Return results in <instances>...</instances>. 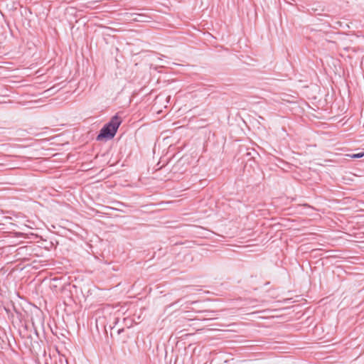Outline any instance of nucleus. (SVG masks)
Listing matches in <instances>:
<instances>
[{
	"instance_id": "nucleus-1",
	"label": "nucleus",
	"mask_w": 364,
	"mask_h": 364,
	"mask_svg": "<svg viewBox=\"0 0 364 364\" xmlns=\"http://www.w3.org/2000/svg\"><path fill=\"white\" fill-rule=\"evenodd\" d=\"M121 123L122 119L117 114L112 117L111 120L100 129V133L97 136V140L102 141L112 139L115 136Z\"/></svg>"
},
{
	"instance_id": "nucleus-2",
	"label": "nucleus",
	"mask_w": 364,
	"mask_h": 364,
	"mask_svg": "<svg viewBox=\"0 0 364 364\" xmlns=\"http://www.w3.org/2000/svg\"><path fill=\"white\" fill-rule=\"evenodd\" d=\"M132 16V20L137 22H149L151 18L150 16L143 14H133Z\"/></svg>"
},
{
	"instance_id": "nucleus-3",
	"label": "nucleus",
	"mask_w": 364,
	"mask_h": 364,
	"mask_svg": "<svg viewBox=\"0 0 364 364\" xmlns=\"http://www.w3.org/2000/svg\"><path fill=\"white\" fill-rule=\"evenodd\" d=\"M349 156L352 159H360V158H362L363 156H364V152H360L358 154H350Z\"/></svg>"
},
{
	"instance_id": "nucleus-4",
	"label": "nucleus",
	"mask_w": 364,
	"mask_h": 364,
	"mask_svg": "<svg viewBox=\"0 0 364 364\" xmlns=\"http://www.w3.org/2000/svg\"><path fill=\"white\" fill-rule=\"evenodd\" d=\"M122 331H123V328L119 329L117 331L118 333L119 334Z\"/></svg>"
},
{
	"instance_id": "nucleus-5",
	"label": "nucleus",
	"mask_w": 364,
	"mask_h": 364,
	"mask_svg": "<svg viewBox=\"0 0 364 364\" xmlns=\"http://www.w3.org/2000/svg\"><path fill=\"white\" fill-rule=\"evenodd\" d=\"M205 312H206V313H213L214 311H205Z\"/></svg>"
}]
</instances>
